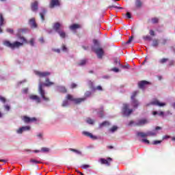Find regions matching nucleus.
Masks as SVG:
<instances>
[{
  "label": "nucleus",
  "instance_id": "34",
  "mask_svg": "<svg viewBox=\"0 0 175 175\" xmlns=\"http://www.w3.org/2000/svg\"><path fill=\"white\" fill-rule=\"evenodd\" d=\"M135 5H136L137 8H142V5H143V3H142V1L140 0H136Z\"/></svg>",
  "mask_w": 175,
  "mask_h": 175
},
{
  "label": "nucleus",
  "instance_id": "20",
  "mask_svg": "<svg viewBox=\"0 0 175 175\" xmlns=\"http://www.w3.org/2000/svg\"><path fill=\"white\" fill-rule=\"evenodd\" d=\"M31 10L33 12H38V1H34L31 3Z\"/></svg>",
  "mask_w": 175,
  "mask_h": 175
},
{
  "label": "nucleus",
  "instance_id": "45",
  "mask_svg": "<svg viewBox=\"0 0 175 175\" xmlns=\"http://www.w3.org/2000/svg\"><path fill=\"white\" fill-rule=\"evenodd\" d=\"M133 40V37L131 36L129 38V40L126 42V44H129Z\"/></svg>",
  "mask_w": 175,
  "mask_h": 175
},
{
  "label": "nucleus",
  "instance_id": "33",
  "mask_svg": "<svg viewBox=\"0 0 175 175\" xmlns=\"http://www.w3.org/2000/svg\"><path fill=\"white\" fill-rule=\"evenodd\" d=\"M117 129H118V127L117 126H113L109 129V132H111V133H114V132H116Z\"/></svg>",
  "mask_w": 175,
  "mask_h": 175
},
{
  "label": "nucleus",
  "instance_id": "6",
  "mask_svg": "<svg viewBox=\"0 0 175 175\" xmlns=\"http://www.w3.org/2000/svg\"><path fill=\"white\" fill-rule=\"evenodd\" d=\"M4 44L5 46H7V47H10V49H18V47L23 46V43L20 42H15L14 43H10V42L9 41H5Z\"/></svg>",
  "mask_w": 175,
  "mask_h": 175
},
{
  "label": "nucleus",
  "instance_id": "58",
  "mask_svg": "<svg viewBox=\"0 0 175 175\" xmlns=\"http://www.w3.org/2000/svg\"><path fill=\"white\" fill-rule=\"evenodd\" d=\"M37 136H38V137H39L40 139H42V137L43 136V134H42V133H40Z\"/></svg>",
  "mask_w": 175,
  "mask_h": 175
},
{
  "label": "nucleus",
  "instance_id": "47",
  "mask_svg": "<svg viewBox=\"0 0 175 175\" xmlns=\"http://www.w3.org/2000/svg\"><path fill=\"white\" fill-rule=\"evenodd\" d=\"M34 43H35V39L31 38V39L30 40V41H29V44H30L31 46H33Z\"/></svg>",
  "mask_w": 175,
  "mask_h": 175
},
{
  "label": "nucleus",
  "instance_id": "13",
  "mask_svg": "<svg viewBox=\"0 0 175 175\" xmlns=\"http://www.w3.org/2000/svg\"><path fill=\"white\" fill-rule=\"evenodd\" d=\"M22 120H23L24 122H26V124H29V122H33L36 121V118H29L28 116H23L22 118Z\"/></svg>",
  "mask_w": 175,
  "mask_h": 175
},
{
  "label": "nucleus",
  "instance_id": "55",
  "mask_svg": "<svg viewBox=\"0 0 175 175\" xmlns=\"http://www.w3.org/2000/svg\"><path fill=\"white\" fill-rule=\"evenodd\" d=\"M162 142V141H154V142H153V144H161Z\"/></svg>",
  "mask_w": 175,
  "mask_h": 175
},
{
  "label": "nucleus",
  "instance_id": "30",
  "mask_svg": "<svg viewBox=\"0 0 175 175\" xmlns=\"http://www.w3.org/2000/svg\"><path fill=\"white\" fill-rule=\"evenodd\" d=\"M69 150L72 151V152H75V154H77L78 155H81V151H80V150H77L73 149V148H70Z\"/></svg>",
  "mask_w": 175,
  "mask_h": 175
},
{
  "label": "nucleus",
  "instance_id": "38",
  "mask_svg": "<svg viewBox=\"0 0 175 175\" xmlns=\"http://www.w3.org/2000/svg\"><path fill=\"white\" fill-rule=\"evenodd\" d=\"M159 21V19H158V18H152V23L153 24H157V23H158Z\"/></svg>",
  "mask_w": 175,
  "mask_h": 175
},
{
  "label": "nucleus",
  "instance_id": "50",
  "mask_svg": "<svg viewBox=\"0 0 175 175\" xmlns=\"http://www.w3.org/2000/svg\"><path fill=\"white\" fill-rule=\"evenodd\" d=\"M4 107L8 111L10 110V107L9 105H5Z\"/></svg>",
  "mask_w": 175,
  "mask_h": 175
},
{
  "label": "nucleus",
  "instance_id": "56",
  "mask_svg": "<svg viewBox=\"0 0 175 175\" xmlns=\"http://www.w3.org/2000/svg\"><path fill=\"white\" fill-rule=\"evenodd\" d=\"M126 16L127 18H131V14L129 12H127L126 14Z\"/></svg>",
  "mask_w": 175,
  "mask_h": 175
},
{
  "label": "nucleus",
  "instance_id": "23",
  "mask_svg": "<svg viewBox=\"0 0 175 175\" xmlns=\"http://www.w3.org/2000/svg\"><path fill=\"white\" fill-rule=\"evenodd\" d=\"M6 21H5V18H3V15L0 13V27L5 25Z\"/></svg>",
  "mask_w": 175,
  "mask_h": 175
},
{
  "label": "nucleus",
  "instance_id": "60",
  "mask_svg": "<svg viewBox=\"0 0 175 175\" xmlns=\"http://www.w3.org/2000/svg\"><path fill=\"white\" fill-rule=\"evenodd\" d=\"M163 139H170V135H165V136L163 137Z\"/></svg>",
  "mask_w": 175,
  "mask_h": 175
},
{
  "label": "nucleus",
  "instance_id": "57",
  "mask_svg": "<svg viewBox=\"0 0 175 175\" xmlns=\"http://www.w3.org/2000/svg\"><path fill=\"white\" fill-rule=\"evenodd\" d=\"M114 63L115 64H118L119 65H121V63H120V60H118V59H115Z\"/></svg>",
  "mask_w": 175,
  "mask_h": 175
},
{
  "label": "nucleus",
  "instance_id": "7",
  "mask_svg": "<svg viewBox=\"0 0 175 175\" xmlns=\"http://www.w3.org/2000/svg\"><path fill=\"white\" fill-rule=\"evenodd\" d=\"M67 99L68 100H71L72 102L75 103L76 104L81 103V102H84L85 98H75L73 96L70 94L67 95Z\"/></svg>",
  "mask_w": 175,
  "mask_h": 175
},
{
  "label": "nucleus",
  "instance_id": "44",
  "mask_svg": "<svg viewBox=\"0 0 175 175\" xmlns=\"http://www.w3.org/2000/svg\"><path fill=\"white\" fill-rule=\"evenodd\" d=\"M142 142L143 143H145L146 144H150V141H148V139H142Z\"/></svg>",
  "mask_w": 175,
  "mask_h": 175
},
{
  "label": "nucleus",
  "instance_id": "15",
  "mask_svg": "<svg viewBox=\"0 0 175 175\" xmlns=\"http://www.w3.org/2000/svg\"><path fill=\"white\" fill-rule=\"evenodd\" d=\"M29 99L31 100H35L36 103H40L42 102V100H40V97L36 95H30Z\"/></svg>",
  "mask_w": 175,
  "mask_h": 175
},
{
  "label": "nucleus",
  "instance_id": "26",
  "mask_svg": "<svg viewBox=\"0 0 175 175\" xmlns=\"http://www.w3.org/2000/svg\"><path fill=\"white\" fill-rule=\"evenodd\" d=\"M57 91L59 92H62L63 94H65L66 92V88H65V87L64 86H58Z\"/></svg>",
  "mask_w": 175,
  "mask_h": 175
},
{
  "label": "nucleus",
  "instance_id": "24",
  "mask_svg": "<svg viewBox=\"0 0 175 175\" xmlns=\"http://www.w3.org/2000/svg\"><path fill=\"white\" fill-rule=\"evenodd\" d=\"M136 135L138 137H147V133H143V132H139L137 131L136 133Z\"/></svg>",
  "mask_w": 175,
  "mask_h": 175
},
{
  "label": "nucleus",
  "instance_id": "42",
  "mask_svg": "<svg viewBox=\"0 0 175 175\" xmlns=\"http://www.w3.org/2000/svg\"><path fill=\"white\" fill-rule=\"evenodd\" d=\"M86 122H88V124H94V121L91 118H88L86 120Z\"/></svg>",
  "mask_w": 175,
  "mask_h": 175
},
{
  "label": "nucleus",
  "instance_id": "61",
  "mask_svg": "<svg viewBox=\"0 0 175 175\" xmlns=\"http://www.w3.org/2000/svg\"><path fill=\"white\" fill-rule=\"evenodd\" d=\"M96 90H98L99 91H102V86L99 85L96 88Z\"/></svg>",
  "mask_w": 175,
  "mask_h": 175
},
{
  "label": "nucleus",
  "instance_id": "11",
  "mask_svg": "<svg viewBox=\"0 0 175 175\" xmlns=\"http://www.w3.org/2000/svg\"><path fill=\"white\" fill-rule=\"evenodd\" d=\"M27 131H31V126H22V127L19 128L16 131V132L19 135H21V133H23V132H26Z\"/></svg>",
  "mask_w": 175,
  "mask_h": 175
},
{
  "label": "nucleus",
  "instance_id": "29",
  "mask_svg": "<svg viewBox=\"0 0 175 175\" xmlns=\"http://www.w3.org/2000/svg\"><path fill=\"white\" fill-rule=\"evenodd\" d=\"M109 125H110V122L105 121L100 124V128H103V126H109Z\"/></svg>",
  "mask_w": 175,
  "mask_h": 175
},
{
  "label": "nucleus",
  "instance_id": "59",
  "mask_svg": "<svg viewBox=\"0 0 175 175\" xmlns=\"http://www.w3.org/2000/svg\"><path fill=\"white\" fill-rule=\"evenodd\" d=\"M91 95V92H87L85 93V96H90Z\"/></svg>",
  "mask_w": 175,
  "mask_h": 175
},
{
  "label": "nucleus",
  "instance_id": "28",
  "mask_svg": "<svg viewBox=\"0 0 175 175\" xmlns=\"http://www.w3.org/2000/svg\"><path fill=\"white\" fill-rule=\"evenodd\" d=\"M87 64V59H82L78 63L79 66H84Z\"/></svg>",
  "mask_w": 175,
  "mask_h": 175
},
{
  "label": "nucleus",
  "instance_id": "9",
  "mask_svg": "<svg viewBox=\"0 0 175 175\" xmlns=\"http://www.w3.org/2000/svg\"><path fill=\"white\" fill-rule=\"evenodd\" d=\"M34 73L39 77H47V76H50L51 75L50 72L35 71Z\"/></svg>",
  "mask_w": 175,
  "mask_h": 175
},
{
  "label": "nucleus",
  "instance_id": "1",
  "mask_svg": "<svg viewBox=\"0 0 175 175\" xmlns=\"http://www.w3.org/2000/svg\"><path fill=\"white\" fill-rule=\"evenodd\" d=\"M54 83L50 81V79L49 78L46 79V83H40L39 84V88H38V91L44 100L45 102H49L50 100V98L46 96V92L44 90H43V87H50L51 85H53Z\"/></svg>",
  "mask_w": 175,
  "mask_h": 175
},
{
  "label": "nucleus",
  "instance_id": "52",
  "mask_svg": "<svg viewBox=\"0 0 175 175\" xmlns=\"http://www.w3.org/2000/svg\"><path fill=\"white\" fill-rule=\"evenodd\" d=\"M76 87H77V84H76V83L71 84V88H76Z\"/></svg>",
  "mask_w": 175,
  "mask_h": 175
},
{
  "label": "nucleus",
  "instance_id": "14",
  "mask_svg": "<svg viewBox=\"0 0 175 175\" xmlns=\"http://www.w3.org/2000/svg\"><path fill=\"white\" fill-rule=\"evenodd\" d=\"M94 53L97 55L98 58H102V57H103V49L100 48H98L94 50Z\"/></svg>",
  "mask_w": 175,
  "mask_h": 175
},
{
  "label": "nucleus",
  "instance_id": "41",
  "mask_svg": "<svg viewBox=\"0 0 175 175\" xmlns=\"http://www.w3.org/2000/svg\"><path fill=\"white\" fill-rule=\"evenodd\" d=\"M121 68H122V69H129V64H126V65H121L120 64Z\"/></svg>",
  "mask_w": 175,
  "mask_h": 175
},
{
  "label": "nucleus",
  "instance_id": "17",
  "mask_svg": "<svg viewBox=\"0 0 175 175\" xmlns=\"http://www.w3.org/2000/svg\"><path fill=\"white\" fill-rule=\"evenodd\" d=\"M148 84V82L147 81H142L138 83V85L139 88L142 90H144L146 88V86Z\"/></svg>",
  "mask_w": 175,
  "mask_h": 175
},
{
  "label": "nucleus",
  "instance_id": "8",
  "mask_svg": "<svg viewBox=\"0 0 175 175\" xmlns=\"http://www.w3.org/2000/svg\"><path fill=\"white\" fill-rule=\"evenodd\" d=\"M24 32H28V29H19L18 30L17 36L20 38L21 40H23V43H28V41H27V39L21 36V33Z\"/></svg>",
  "mask_w": 175,
  "mask_h": 175
},
{
  "label": "nucleus",
  "instance_id": "27",
  "mask_svg": "<svg viewBox=\"0 0 175 175\" xmlns=\"http://www.w3.org/2000/svg\"><path fill=\"white\" fill-rule=\"evenodd\" d=\"M157 114H158L161 117H163V116H165V113L163 111H159V112L157 111H153V116H157Z\"/></svg>",
  "mask_w": 175,
  "mask_h": 175
},
{
  "label": "nucleus",
  "instance_id": "10",
  "mask_svg": "<svg viewBox=\"0 0 175 175\" xmlns=\"http://www.w3.org/2000/svg\"><path fill=\"white\" fill-rule=\"evenodd\" d=\"M100 162L102 165H106L107 166H110V162L113 161V159L110 157L107 159H100Z\"/></svg>",
  "mask_w": 175,
  "mask_h": 175
},
{
  "label": "nucleus",
  "instance_id": "54",
  "mask_svg": "<svg viewBox=\"0 0 175 175\" xmlns=\"http://www.w3.org/2000/svg\"><path fill=\"white\" fill-rule=\"evenodd\" d=\"M112 70L113 71V72H120V70L118 69V68H112Z\"/></svg>",
  "mask_w": 175,
  "mask_h": 175
},
{
  "label": "nucleus",
  "instance_id": "64",
  "mask_svg": "<svg viewBox=\"0 0 175 175\" xmlns=\"http://www.w3.org/2000/svg\"><path fill=\"white\" fill-rule=\"evenodd\" d=\"M155 129L156 131H159V129H161V128L160 126H157Z\"/></svg>",
  "mask_w": 175,
  "mask_h": 175
},
{
  "label": "nucleus",
  "instance_id": "25",
  "mask_svg": "<svg viewBox=\"0 0 175 175\" xmlns=\"http://www.w3.org/2000/svg\"><path fill=\"white\" fill-rule=\"evenodd\" d=\"M98 116L100 117V118H103L105 116V112L103 111V108H100V109L98 110Z\"/></svg>",
  "mask_w": 175,
  "mask_h": 175
},
{
  "label": "nucleus",
  "instance_id": "4",
  "mask_svg": "<svg viewBox=\"0 0 175 175\" xmlns=\"http://www.w3.org/2000/svg\"><path fill=\"white\" fill-rule=\"evenodd\" d=\"M139 94L138 91L133 92L132 95H131V105L134 109H137L139 105H140V103L135 98H136V96Z\"/></svg>",
  "mask_w": 175,
  "mask_h": 175
},
{
  "label": "nucleus",
  "instance_id": "35",
  "mask_svg": "<svg viewBox=\"0 0 175 175\" xmlns=\"http://www.w3.org/2000/svg\"><path fill=\"white\" fill-rule=\"evenodd\" d=\"M81 169H90L91 167V165L88 164H83L81 166Z\"/></svg>",
  "mask_w": 175,
  "mask_h": 175
},
{
  "label": "nucleus",
  "instance_id": "37",
  "mask_svg": "<svg viewBox=\"0 0 175 175\" xmlns=\"http://www.w3.org/2000/svg\"><path fill=\"white\" fill-rule=\"evenodd\" d=\"M158 44H159L158 40H153V43H152L153 47H157V46H158Z\"/></svg>",
  "mask_w": 175,
  "mask_h": 175
},
{
  "label": "nucleus",
  "instance_id": "19",
  "mask_svg": "<svg viewBox=\"0 0 175 175\" xmlns=\"http://www.w3.org/2000/svg\"><path fill=\"white\" fill-rule=\"evenodd\" d=\"M29 24L30 27H31V28H36V27H38L34 18H32L31 19L29 20Z\"/></svg>",
  "mask_w": 175,
  "mask_h": 175
},
{
  "label": "nucleus",
  "instance_id": "18",
  "mask_svg": "<svg viewBox=\"0 0 175 175\" xmlns=\"http://www.w3.org/2000/svg\"><path fill=\"white\" fill-rule=\"evenodd\" d=\"M54 6H59V1L51 0L50 3V8H53Z\"/></svg>",
  "mask_w": 175,
  "mask_h": 175
},
{
  "label": "nucleus",
  "instance_id": "62",
  "mask_svg": "<svg viewBox=\"0 0 175 175\" xmlns=\"http://www.w3.org/2000/svg\"><path fill=\"white\" fill-rule=\"evenodd\" d=\"M0 162H3L4 163H6V162H8V160H5V159H0Z\"/></svg>",
  "mask_w": 175,
  "mask_h": 175
},
{
  "label": "nucleus",
  "instance_id": "12",
  "mask_svg": "<svg viewBox=\"0 0 175 175\" xmlns=\"http://www.w3.org/2000/svg\"><path fill=\"white\" fill-rule=\"evenodd\" d=\"M150 105H154V106H159L160 107H162L163 106H166V103H161L157 99L153 100L150 103Z\"/></svg>",
  "mask_w": 175,
  "mask_h": 175
},
{
  "label": "nucleus",
  "instance_id": "43",
  "mask_svg": "<svg viewBox=\"0 0 175 175\" xmlns=\"http://www.w3.org/2000/svg\"><path fill=\"white\" fill-rule=\"evenodd\" d=\"M0 100L1 102H3V103H6V98H5V97L0 96Z\"/></svg>",
  "mask_w": 175,
  "mask_h": 175
},
{
  "label": "nucleus",
  "instance_id": "49",
  "mask_svg": "<svg viewBox=\"0 0 175 175\" xmlns=\"http://www.w3.org/2000/svg\"><path fill=\"white\" fill-rule=\"evenodd\" d=\"M7 32H8V33H13V29H7Z\"/></svg>",
  "mask_w": 175,
  "mask_h": 175
},
{
  "label": "nucleus",
  "instance_id": "46",
  "mask_svg": "<svg viewBox=\"0 0 175 175\" xmlns=\"http://www.w3.org/2000/svg\"><path fill=\"white\" fill-rule=\"evenodd\" d=\"M62 51H64L65 53H67L68 51V48L65 45H62Z\"/></svg>",
  "mask_w": 175,
  "mask_h": 175
},
{
  "label": "nucleus",
  "instance_id": "21",
  "mask_svg": "<svg viewBox=\"0 0 175 175\" xmlns=\"http://www.w3.org/2000/svg\"><path fill=\"white\" fill-rule=\"evenodd\" d=\"M79 28H81V25L79 24H73L70 26V29L72 31H75V29H79Z\"/></svg>",
  "mask_w": 175,
  "mask_h": 175
},
{
  "label": "nucleus",
  "instance_id": "22",
  "mask_svg": "<svg viewBox=\"0 0 175 175\" xmlns=\"http://www.w3.org/2000/svg\"><path fill=\"white\" fill-rule=\"evenodd\" d=\"M41 12H40V16L42 21H44V14H46V10L44 8H41Z\"/></svg>",
  "mask_w": 175,
  "mask_h": 175
},
{
  "label": "nucleus",
  "instance_id": "36",
  "mask_svg": "<svg viewBox=\"0 0 175 175\" xmlns=\"http://www.w3.org/2000/svg\"><path fill=\"white\" fill-rule=\"evenodd\" d=\"M49 151H50V149H49V148H41V152H49Z\"/></svg>",
  "mask_w": 175,
  "mask_h": 175
},
{
  "label": "nucleus",
  "instance_id": "51",
  "mask_svg": "<svg viewBox=\"0 0 175 175\" xmlns=\"http://www.w3.org/2000/svg\"><path fill=\"white\" fill-rule=\"evenodd\" d=\"M145 40H151V38L150 37V36H146L144 38Z\"/></svg>",
  "mask_w": 175,
  "mask_h": 175
},
{
  "label": "nucleus",
  "instance_id": "40",
  "mask_svg": "<svg viewBox=\"0 0 175 175\" xmlns=\"http://www.w3.org/2000/svg\"><path fill=\"white\" fill-rule=\"evenodd\" d=\"M169 61V59L163 58L160 60V64H165V62H167Z\"/></svg>",
  "mask_w": 175,
  "mask_h": 175
},
{
  "label": "nucleus",
  "instance_id": "3",
  "mask_svg": "<svg viewBox=\"0 0 175 175\" xmlns=\"http://www.w3.org/2000/svg\"><path fill=\"white\" fill-rule=\"evenodd\" d=\"M53 29L59 33L61 38H65L66 36V33L64 31V25L59 23H56L53 25Z\"/></svg>",
  "mask_w": 175,
  "mask_h": 175
},
{
  "label": "nucleus",
  "instance_id": "63",
  "mask_svg": "<svg viewBox=\"0 0 175 175\" xmlns=\"http://www.w3.org/2000/svg\"><path fill=\"white\" fill-rule=\"evenodd\" d=\"M40 42L41 43H44V40H43V38H41L40 39Z\"/></svg>",
  "mask_w": 175,
  "mask_h": 175
},
{
  "label": "nucleus",
  "instance_id": "39",
  "mask_svg": "<svg viewBox=\"0 0 175 175\" xmlns=\"http://www.w3.org/2000/svg\"><path fill=\"white\" fill-rule=\"evenodd\" d=\"M66 106H69V101L68 100L63 101L62 107H66Z\"/></svg>",
  "mask_w": 175,
  "mask_h": 175
},
{
  "label": "nucleus",
  "instance_id": "32",
  "mask_svg": "<svg viewBox=\"0 0 175 175\" xmlns=\"http://www.w3.org/2000/svg\"><path fill=\"white\" fill-rule=\"evenodd\" d=\"M30 162H31V163H33V164H35V165H36L38 163H42V162L40 161H38V160L33 159H31L30 160Z\"/></svg>",
  "mask_w": 175,
  "mask_h": 175
},
{
  "label": "nucleus",
  "instance_id": "16",
  "mask_svg": "<svg viewBox=\"0 0 175 175\" xmlns=\"http://www.w3.org/2000/svg\"><path fill=\"white\" fill-rule=\"evenodd\" d=\"M83 135H84L85 136H87L88 137H90V139H92L93 140H96L97 139L96 136L92 135V133L88 131H83Z\"/></svg>",
  "mask_w": 175,
  "mask_h": 175
},
{
  "label": "nucleus",
  "instance_id": "31",
  "mask_svg": "<svg viewBox=\"0 0 175 175\" xmlns=\"http://www.w3.org/2000/svg\"><path fill=\"white\" fill-rule=\"evenodd\" d=\"M155 135H157V133L154 132V131H148L146 132V136H155Z\"/></svg>",
  "mask_w": 175,
  "mask_h": 175
},
{
  "label": "nucleus",
  "instance_id": "5",
  "mask_svg": "<svg viewBox=\"0 0 175 175\" xmlns=\"http://www.w3.org/2000/svg\"><path fill=\"white\" fill-rule=\"evenodd\" d=\"M133 112V109L129 108V104H124L122 109V113L126 117H129Z\"/></svg>",
  "mask_w": 175,
  "mask_h": 175
},
{
  "label": "nucleus",
  "instance_id": "48",
  "mask_svg": "<svg viewBox=\"0 0 175 175\" xmlns=\"http://www.w3.org/2000/svg\"><path fill=\"white\" fill-rule=\"evenodd\" d=\"M150 35L151 36H155V32L153 30H150Z\"/></svg>",
  "mask_w": 175,
  "mask_h": 175
},
{
  "label": "nucleus",
  "instance_id": "53",
  "mask_svg": "<svg viewBox=\"0 0 175 175\" xmlns=\"http://www.w3.org/2000/svg\"><path fill=\"white\" fill-rule=\"evenodd\" d=\"M23 94H27L28 93V88H25L23 90Z\"/></svg>",
  "mask_w": 175,
  "mask_h": 175
},
{
  "label": "nucleus",
  "instance_id": "2",
  "mask_svg": "<svg viewBox=\"0 0 175 175\" xmlns=\"http://www.w3.org/2000/svg\"><path fill=\"white\" fill-rule=\"evenodd\" d=\"M148 120L144 118L136 121L131 120L128 125L129 126H143V125H146L148 124Z\"/></svg>",
  "mask_w": 175,
  "mask_h": 175
}]
</instances>
